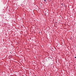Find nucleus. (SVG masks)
<instances>
[{
    "label": "nucleus",
    "instance_id": "nucleus-2",
    "mask_svg": "<svg viewBox=\"0 0 76 76\" xmlns=\"http://www.w3.org/2000/svg\"><path fill=\"white\" fill-rule=\"evenodd\" d=\"M61 5H63V4H61Z\"/></svg>",
    "mask_w": 76,
    "mask_h": 76
},
{
    "label": "nucleus",
    "instance_id": "nucleus-4",
    "mask_svg": "<svg viewBox=\"0 0 76 76\" xmlns=\"http://www.w3.org/2000/svg\"><path fill=\"white\" fill-rule=\"evenodd\" d=\"M39 33H41V32H39Z\"/></svg>",
    "mask_w": 76,
    "mask_h": 76
},
{
    "label": "nucleus",
    "instance_id": "nucleus-6",
    "mask_svg": "<svg viewBox=\"0 0 76 76\" xmlns=\"http://www.w3.org/2000/svg\"><path fill=\"white\" fill-rule=\"evenodd\" d=\"M63 6V5H62Z\"/></svg>",
    "mask_w": 76,
    "mask_h": 76
},
{
    "label": "nucleus",
    "instance_id": "nucleus-5",
    "mask_svg": "<svg viewBox=\"0 0 76 76\" xmlns=\"http://www.w3.org/2000/svg\"><path fill=\"white\" fill-rule=\"evenodd\" d=\"M10 53H11V52H10Z\"/></svg>",
    "mask_w": 76,
    "mask_h": 76
},
{
    "label": "nucleus",
    "instance_id": "nucleus-1",
    "mask_svg": "<svg viewBox=\"0 0 76 76\" xmlns=\"http://www.w3.org/2000/svg\"><path fill=\"white\" fill-rule=\"evenodd\" d=\"M44 1L46 2V1H47V0H44Z\"/></svg>",
    "mask_w": 76,
    "mask_h": 76
},
{
    "label": "nucleus",
    "instance_id": "nucleus-3",
    "mask_svg": "<svg viewBox=\"0 0 76 76\" xmlns=\"http://www.w3.org/2000/svg\"><path fill=\"white\" fill-rule=\"evenodd\" d=\"M75 58H76V57H75Z\"/></svg>",
    "mask_w": 76,
    "mask_h": 76
}]
</instances>
